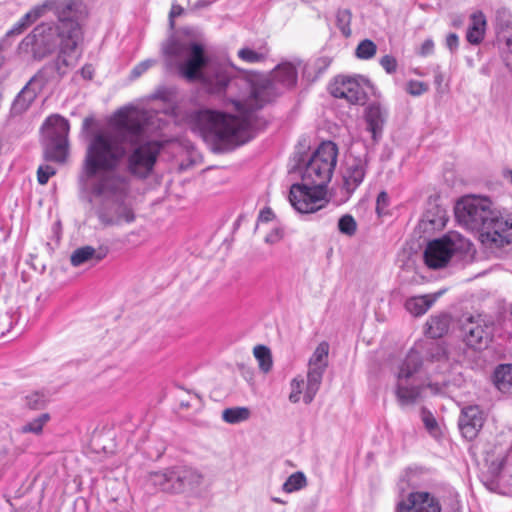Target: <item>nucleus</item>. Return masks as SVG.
<instances>
[{"label": "nucleus", "mask_w": 512, "mask_h": 512, "mask_svg": "<svg viewBox=\"0 0 512 512\" xmlns=\"http://www.w3.org/2000/svg\"><path fill=\"white\" fill-rule=\"evenodd\" d=\"M398 512H440L438 500L428 492H412L397 505Z\"/></svg>", "instance_id": "obj_16"}, {"label": "nucleus", "mask_w": 512, "mask_h": 512, "mask_svg": "<svg viewBox=\"0 0 512 512\" xmlns=\"http://www.w3.org/2000/svg\"><path fill=\"white\" fill-rule=\"evenodd\" d=\"M56 170L50 165L39 166L37 170V180L39 184L45 185L49 178L55 175Z\"/></svg>", "instance_id": "obj_45"}, {"label": "nucleus", "mask_w": 512, "mask_h": 512, "mask_svg": "<svg viewBox=\"0 0 512 512\" xmlns=\"http://www.w3.org/2000/svg\"><path fill=\"white\" fill-rule=\"evenodd\" d=\"M325 369L308 367L307 384L303 400L305 404H310L320 389Z\"/></svg>", "instance_id": "obj_25"}, {"label": "nucleus", "mask_w": 512, "mask_h": 512, "mask_svg": "<svg viewBox=\"0 0 512 512\" xmlns=\"http://www.w3.org/2000/svg\"><path fill=\"white\" fill-rule=\"evenodd\" d=\"M69 122L60 115L47 118L43 125L44 154L50 161L64 163L68 156Z\"/></svg>", "instance_id": "obj_9"}, {"label": "nucleus", "mask_w": 512, "mask_h": 512, "mask_svg": "<svg viewBox=\"0 0 512 512\" xmlns=\"http://www.w3.org/2000/svg\"><path fill=\"white\" fill-rule=\"evenodd\" d=\"M211 2H204L203 0H199L196 4V8H201L210 5Z\"/></svg>", "instance_id": "obj_58"}, {"label": "nucleus", "mask_w": 512, "mask_h": 512, "mask_svg": "<svg viewBox=\"0 0 512 512\" xmlns=\"http://www.w3.org/2000/svg\"><path fill=\"white\" fill-rule=\"evenodd\" d=\"M448 333V314L441 312L440 314L431 316L426 322V334L430 338H442Z\"/></svg>", "instance_id": "obj_26"}, {"label": "nucleus", "mask_w": 512, "mask_h": 512, "mask_svg": "<svg viewBox=\"0 0 512 512\" xmlns=\"http://www.w3.org/2000/svg\"><path fill=\"white\" fill-rule=\"evenodd\" d=\"M161 50L167 70L177 69L189 81H207L212 93L233 88L243 90L238 98H231L235 109L242 115L241 119L212 110H202L195 115L193 130L214 150H229L247 142L250 138V114L297 83V70L291 63L279 64L270 76L253 81L230 79L223 72H218L215 80L208 81L202 72L208 64V57L201 43L172 37L162 44Z\"/></svg>", "instance_id": "obj_1"}, {"label": "nucleus", "mask_w": 512, "mask_h": 512, "mask_svg": "<svg viewBox=\"0 0 512 512\" xmlns=\"http://www.w3.org/2000/svg\"><path fill=\"white\" fill-rule=\"evenodd\" d=\"M438 390H439V389H438V387H437V386H435V393H437V392H438Z\"/></svg>", "instance_id": "obj_63"}, {"label": "nucleus", "mask_w": 512, "mask_h": 512, "mask_svg": "<svg viewBox=\"0 0 512 512\" xmlns=\"http://www.w3.org/2000/svg\"><path fill=\"white\" fill-rule=\"evenodd\" d=\"M427 90V86L423 82L410 81L407 84V92L413 96H419Z\"/></svg>", "instance_id": "obj_50"}, {"label": "nucleus", "mask_w": 512, "mask_h": 512, "mask_svg": "<svg viewBox=\"0 0 512 512\" xmlns=\"http://www.w3.org/2000/svg\"><path fill=\"white\" fill-rule=\"evenodd\" d=\"M484 424V416L478 406H468L462 409L459 418V429L464 438L474 439Z\"/></svg>", "instance_id": "obj_18"}, {"label": "nucleus", "mask_w": 512, "mask_h": 512, "mask_svg": "<svg viewBox=\"0 0 512 512\" xmlns=\"http://www.w3.org/2000/svg\"><path fill=\"white\" fill-rule=\"evenodd\" d=\"M127 193L128 191L123 195H98L106 199L97 211L99 221L104 226H114L134 221L133 211L123 202Z\"/></svg>", "instance_id": "obj_11"}, {"label": "nucleus", "mask_w": 512, "mask_h": 512, "mask_svg": "<svg viewBox=\"0 0 512 512\" xmlns=\"http://www.w3.org/2000/svg\"><path fill=\"white\" fill-rule=\"evenodd\" d=\"M50 414L42 413L28 421L24 425H22L19 429V432L22 434L32 433L35 435H40L43 431V427L50 421Z\"/></svg>", "instance_id": "obj_29"}, {"label": "nucleus", "mask_w": 512, "mask_h": 512, "mask_svg": "<svg viewBox=\"0 0 512 512\" xmlns=\"http://www.w3.org/2000/svg\"><path fill=\"white\" fill-rule=\"evenodd\" d=\"M507 174L510 176V178H511V182H512V170H509V171L507 172Z\"/></svg>", "instance_id": "obj_62"}, {"label": "nucleus", "mask_w": 512, "mask_h": 512, "mask_svg": "<svg viewBox=\"0 0 512 512\" xmlns=\"http://www.w3.org/2000/svg\"><path fill=\"white\" fill-rule=\"evenodd\" d=\"M380 65L388 73L393 74L397 70V60L391 55H385L380 59Z\"/></svg>", "instance_id": "obj_48"}, {"label": "nucleus", "mask_w": 512, "mask_h": 512, "mask_svg": "<svg viewBox=\"0 0 512 512\" xmlns=\"http://www.w3.org/2000/svg\"><path fill=\"white\" fill-rule=\"evenodd\" d=\"M253 354L258 361L260 370L264 373H268L273 365L270 349L264 345H257L253 349Z\"/></svg>", "instance_id": "obj_32"}, {"label": "nucleus", "mask_w": 512, "mask_h": 512, "mask_svg": "<svg viewBox=\"0 0 512 512\" xmlns=\"http://www.w3.org/2000/svg\"><path fill=\"white\" fill-rule=\"evenodd\" d=\"M434 43L432 40L428 39L423 42L420 48V54L422 56L430 55L433 52Z\"/></svg>", "instance_id": "obj_53"}, {"label": "nucleus", "mask_w": 512, "mask_h": 512, "mask_svg": "<svg viewBox=\"0 0 512 512\" xmlns=\"http://www.w3.org/2000/svg\"><path fill=\"white\" fill-rule=\"evenodd\" d=\"M54 14L58 25L66 33V41L71 45L82 40V22L88 17V8L83 0H55Z\"/></svg>", "instance_id": "obj_8"}, {"label": "nucleus", "mask_w": 512, "mask_h": 512, "mask_svg": "<svg viewBox=\"0 0 512 512\" xmlns=\"http://www.w3.org/2000/svg\"><path fill=\"white\" fill-rule=\"evenodd\" d=\"M179 475L181 477V493L194 491L203 482V475L189 466H179Z\"/></svg>", "instance_id": "obj_24"}, {"label": "nucleus", "mask_w": 512, "mask_h": 512, "mask_svg": "<svg viewBox=\"0 0 512 512\" xmlns=\"http://www.w3.org/2000/svg\"><path fill=\"white\" fill-rule=\"evenodd\" d=\"M75 53L76 50L69 51L68 53H63L61 49L59 50L58 56L52 63V66L59 78L65 76L68 73L70 67L74 66L75 63L71 61V58Z\"/></svg>", "instance_id": "obj_30"}, {"label": "nucleus", "mask_w": 512, "mask_h": 512, "mask_svg": "<svg viewBox=\"0 0 512 512\" xmlns=\"http://www.w3.org/2000/svg\"><path fill=\"white\" fill-rule=\"evenodd\" d=\"M273 218V212L270 208L263 209L259 215V221L269 222Z\"/></svg>", "instance_id": "obj_56"}, {"label": "nucleus", "mask_w": 512, "mask_h": 512, "mask_svg": "<svg viewBox=\"0 0 512 512\" xmlns=\"http://www.w3.org/2000/svg\"><path fill=\"white\" fill-rule=\"evenodd\" d=\"M3 63H4V58L0 55V68L2 67Z\"/></svg>", "instance_id": "obj_60"}, {"label": "nucleus", "mask_w": 512, "mask_h": 512, "mask_svg": "<svg viewBox=\"0 0 512 512\" xmlns=\"http://www.w3.org/2000/svg\"><path fill=\"white\" fill-rule=\"evenodd\" d=\"M137 122L129 123L127 131H133L137 128V140L129 146V151L125 159L127 171L138 177L146 178L153 170L161 145L156 141L143 142L144 127L147 120L143 111L137 110Z\"/></svg>", "instance_id": "obj_4"}, {"label": "nucleus", "mask_w": 512, "mask_h": 512, "mask_svg": "<svg viewBox=\"0 0 512 512\" xmlns=\"http://www.w3.org/2000/svg\"><path fill=\"white\" fill-rule=\"evenodd\" d=\"M47 399L43 393L33 392L25 397V405L31 410H40L45 407Z\"/></svg>", "instance_id": "obj_41"}, {"label": "nucleus", "mask_w": 512, "mask_h": 512, "mask_svg": "<svg viewBox=\"0 0 512 512\" xmlns=\"http://www.w3.org/2000/svg\"><path fill=\"white\" fill-rule=\"evenodd\" d=\"M368 155H354L352 152L346 158L343 171V189L348 195H351L363 182L367 167Z\"/></svg>", "instance_id": "obj_13"}, {"label": "nucleus", "mask_w": 512, "mask_h": 512, "mask_svg": "<svg viewBox=\"0 0 512 512\" xmlns=\"http://www.w3.org/2000/svg\"><path fill=\"white\" fill-rule=\"evenodd\" d=\"M170 477V493L180 494L181 493V477L179 475V466L169 467Z\"/></svg>", "instance_id": "obj_43"}, {"label": "nucleus", "mask_w": 512, "mask_h": 512, "mask_svg": "<svg viewBox=\"0 0 512 512\" xmlns=\"http://www.w3.org/2000/svg\"><path fill=\"white\" fill-rule=\"evenodd\" d=\"M80 73L84 79L91 80L93 78L94 69L92 65L87 64L84 67H82Z\"/></svg>", "instance_id": "obj_55"}, {"label": "nucleus", "mask_w": 512, "mask_h": 512, "mask_svg": "<svg viewBox=\"0 0 512 512\" xmlns=\"http://www.w3.org/2000/svg\"><path fill=\"white\" fill-rule=\"evenodd\" d=\"M66 40L65 30L56 23H41L21 41L19 48L24 52H31L35 59L41 60L57 49H61L63 53L75 51L78 44L70 46Z\"/></svg>", "instance_id": "obj_5"}, {"label": "nucleus", "mask_w": 512, "mask_h": 512, "mask_svg": "<svg viewBox=\"0 0 512 512\" xmlns=\"http://www.w3.org/2000/svg\"><path fill=\"white\" fill-rule=\"evenodd\" d=\"M376 53L377 45L370 39L361 40L355 49V56L360 60H370Z\"/></svg>", "instance_id": "obj_36"}, {"label": "nucleus", "mask_w": 512, "mask_h": 512, "mask_svg": "<svg viewBox=\"0 0 512 512\" xmlns=\"http://www.w3.org/2000/svg\"><path fill=\"white\" fill-rule=\"evenodd\" d=\"M443 294L444 290H440L433 294L411 297L406 300L405 308L410 314L414 316H421L425 314Z\"/></svg>", "instance_id": "obj_22"}, {"label": "nucleus", "mask_w": 512, "mask_h": 512, "mask_svg": "<svg viewBox=\"0 0 512 512\" xmlns=\"http://www.w3.org/2000/svg\"><path fill=\"white\" fill-rule=\"evenodd\" d=\"M457 41H458V37L456 34H453V33H450V48L454 45V44H457Z\"/></svg>", "instance_id": "obj_57"}, {"label": "nucleus", "mask_w": 512, "mask_h": 512, "mask_svg": "<svg viewBox=\"0 0 512 512\" xmlns=\"http://www.w3.org/2000/svg\"><path fill=\"white\" fill-rule=\"evenodd\" d=\"M137 119V109H120L107 130L90 138L79 175L83 188H90L94 195H123L129 190L128 178L116 170L137 140V128L127 131L129 123Z\"/></svg>", "instance_id": "obj_2"}, {"label": "nucleus", "mask_w": 512, "mask_h": 512, "mask_svg": "<svg viewBox=\"0 0 512 512\" xmlns=\"http://www.w3.org/2000/svg\"><path fill=\"white\" fill-rule=\"evenodd\" d=\"M486 17L482 11H475L470 15L466 38L470 44L478 45L482 42L486 31Z\"/></svg>", "instance_id": "obj_23"}, {"label": "nucleus", "mask_w": 512, "mask_h": 512, "mask_svg": "<svg viewBox=\"0 0 512 512\" xmlns=\"http://www.w3.org/2000/svg\"><path fill=\"white\" fill-rule=\"evenodd\" d=\"M424 263L430 269L437 270L448 264V234L429 241L423 253Z\"/></svg>", "instance_id": "obj_17"}, {"label": "nucleus", "mask_w": 512, "mask_h": 512, "mask_svg": "<svg viewBox=\"0 0 512 512\" xmlns=\"http://www.w3.org/2000/svg\"><path fill=\"white\" fill-rule=\"evenodd\" d=\"M169 477V468L162 471L149 472L145 476V485L154 490L170 493Z\"/></svg>", "instance_id": "obj_27"}, {"label": "nucleus", "mask_w": 512, "mask_h": 512, "mask_svg": "<svg viewBox=\"0 0 512 512\" xmlns=\"http://www.w3.org/2000/svg\"><path fill=\"white\" fill-rule=\"evenodd\" d=\"M328 352H329L328 344L325 342L320 343L316 347L315 351L313 352V354L309 360L308 367L320 368V369L326 370V367L328 365V360H327Z\"/></svg>", "instance_id": "obj_31"}, {"label": "nucleus", "mask_w": 512, "mask_h": 512, "mask_svg": "<svg viewBox=\"0 0 512 512\" xmlns=\"http://www.w3.org/2000/svg\"><path fill=\"white\" fill-rule=\"evenodd\" d=\"M156 60L154 59H146L140 63H138L131 71L132 78L140 77L144 72H146L149 68L156 64Z\"/></svg>", "instance_id": "obj_47"}, {"label": "nucleus", "mask_w": 512, "mask_h": 512, "mask_svg": "<svg viewBox=\"0 0 512 512\" xmlns=\"http://www.w3.org/2000/svg\"><path fill=\"white\" fill-rule=\"evenodd\" d=\"M457 223L478 233L487 249H500L512 243V217L503 214L493 201L483 195L462 196L454 206Z\"/></svg>", "instance_id": "obj_3"}, {"label": "nucleus", "mask_w": 512, "mask_h": 512, "mask_svg": "<svg viewBox=\"0 0 512 512\" xmlns=\"http://www.w3.org/2000/svg\"><path fill=\"white\" fill-rule=\"evenodd\" d=\"M289 202L299 213H314L326 203V190H322L306 183H296L290 187Z\"/></svg>", "instance_id": "obj_10"}, {"label": "nucleus", "mask_w": 512, "mask_h": 512, "mask_svg": "<svg viewBox=\"0 0 512 512\" xmlns=\"http://www.w3.org/2000/svg\"><path fill=\"white\" fill-rule=\"evenodd\" d=\"M426 218L434 230H441L448 221L446 212L444 210L440 211L437 207L430 208L426 213Z\"/></svg>", "instance_id": "obj_37"}, {"label": "nucleus", "mask_w": 512, "mask_h": 512, "mask_svg": "<svg viewBox=\"0 0 512 512\" xmlns=\"http://www.w3.org/2000/svg\"><path fill=\"white\" fill-rule=\"evenodd\" d=\"M482 482L487 487V489H489L490 491L500 492L499 491V482L496 478L489 479L487 475H484L482 478Z\"/></svg>", "instance_id": "obj_51"}, {"label": "nucleus", "mask_w": 512, "mask_h": 512, "mask_svg": "<svg viewBox=\"0 0 512 512\" xmlns=\"http://www.w3.org/2000/svg\"><path fill=\"white\" fill-rule=\"evenodd\" d=\"M475 254L472 242L456 231H450V264L470 262Z\"/></svg>", "instance_id": "obj_19"}, {"label": "nucleus", "mask_w": 512, "mask_h": 512, "mask_svg": "<svg viewBox=\"0 0 512 512\" xmlns=\"http://www.w3.org/2000/svg\"><path fill=\"white\" fill-rule=\"evenodd\" d=\"M494 382L496 387L506 392L512 387V364L500 365L494 373Z\"/></svg>", "instance_id": "obj_28"}, {"label": "nucleus", "mask_w": 512, "mask_h": 512, "mask_svg": "<svg viewBox=\"0 0 512 512\" xmlns=\"http://www.w3.org/2000/svg\"><path fill=\"white\" fill-rule=\"evenodd\" d=\"M363 81L362 77L338 76L330 84V93L335 98L345 99L351 104L363 103L366 98Z\"/></svg>", "instance_id": "obj_12"}, {"label": "nucleus", "mask_w": 512, "mask_h": 512, "mask_svg": "<svg viewBox=\"0 0 512 512\" xmlns=\"http://www.w3.org/2000/svg\"><path fill=\"white\" fill-rule=\"evenodd\" d=\"M48 81L44 70H39L18 93L11 106V112L19 115L25 112L40 90Z\"/></svg>", "instance_id": "obj_15"}, {"label": "nucleus", "mask_w": 512, "mask_h": 512, "mask_svg": "<svg viewBox=\"0 0 512 512\" xmlns=\"http://www.w3.org/2000/svg\"><path fill=\"white\" fill-rule=\"evenodd\" d=\"M307 486V478L301 471L292 473L282 485V490L286 493L299 491Z\"/></svg>", "instance_id": "obj_33"}, {"label": "nucleus", "mask_w": 512, "mask_h": 512, "mask_svg": "<svg viewBox=\"0 0 512 512\" xmlns=\"http://www.w3.org/2000/svg\"><path fill=\"white\" fill-rule=\"evenodd\" d=\"M238 56L241 60L247 63H258L262 62L266 58V54L263 52H257L250 48H242L238 51Z\"/></svg>", "instance_id": "obj_42"}, {"label": "nucleus", "mask_w": 512, "mask_h": 512, "mask_svg": "<svg viewBox=\"0 0 512 512\" xmlns=\"http://www.w3.org/2000/svg\"><path fill=\"white\" fill-rule=\"evenodd\" d=\"M338 147L332 141L322 142L301 170L302 182L326 190L337 163Z\"/></svg>", "instance_id": "obj_7"}, {"label": "nucleus", "mask_w": 512, "mask_h": 512, "mask_svg": "<svg viewBox=\"0 0 512 512\" xmlns=\"http://www.w3.org/2000/svg\"><path fill=\"white\" fill-rule=\"evenodd\" d=\"M250 417V410L246 407L227 408L222 412V419L230 424L240 423Z\"/></svg>", "instance_id": "obj_34"}, {"label": "nucleus", "mask_w": 512, "mask_h": 512, "mask_svg": "<svg viewBox=\"0 0 512 512\" xmlns=\"http://www.w3.org/2000/svg\"><path fill=\"white\" fill-rule=\"evenodd\" d=\"M55 10V0H45L41 4L35 5L31 10L26 13V18H30L35 22L40 17L44 16L48 12Z\"/></svg>", "instance_id": "obj_38"}, {"label": "nucleus", "mask_w": 512, "mask_h": 512, "mask_svg": "<svg viewBox=\"0 0 512 512\" xmlns=\"http://www.w3.org/2000/svg\"><path fill=\"white\" fill-rule=\"evenodd\" d=\"M282 238V235L278 229L271 231L266 237L265 242L268 244L277 243Z\"/></svg>", "instance_id": "obj_54"}, {"label": "nucleus", "mask_w": 512, "mask_h": 512, "mask_svg": "<svg viewBox=\"0 0 512 512\" xmlns=\"http://www.w3.org/2000/svg\"><path fill=\"white\" fill-rule=\"evenodd\" d=\"M338 229L342 234L353 236L357 230V223L351 215L345 214L338 221Z\"/></svg>", "instance_id": "obj_40"}, {"label": "nucleus", "mask_w": 512, "mask_h": 512, "mask_svg": "<svg viewBox=\"0 0 512 512\" xmlns=\"http://www.w3.org/2000/svg\"><path fill=\"white\" fill-rule=\"evenodd\" d=\"M183 8L178 4H173L169 13L170 26L174 27V18L180 16L183 13Z\"/></svg>", "instance_id": "obj_52"}, {"label": "nucleus", "mask_w": 512, "mask_h": 512, "mask_svg": "<svg viewBox=\"0 0 512 512\" xmlns=\"http://www.w3.org/2000/svg\"><path fill=\"white\" fill-rule=\"evenodd\" d=\"M422 356L410 349L395 371V396L400 407L414 406L421 398L424 385L417 382V374L422 367Z\"/></svg>", "instance_id": "obj_6"}, {"label": "nucleus", "mask_w": 512, "mask_h": 512, "mask_svg": "<svg viewBox=\"0 0 512 512\" xmlns=\"http://www.w3.org/2000/svg\"><path fill=\"white\" fill-rule=\"evenodd\" d=\"M386 118L387 111L380 103L373 102L367 106L365 110V120L374 140L382 133Z\"/></svg>", "instance_id": "obj_20"}, {"label": "nucleus", "mask_w": 512, "mask_h": 512, "mask_svg": "<svg viewBox=\"0 0 512 512\" xmlns=\"http://www.w3.org/2000/svg\"><path fill=\"white\" fill-rule=\"evenodd\" d=\"M272 501L275 503H279V504H285V501H283L282 499L277 498V497H273Z\"/></svg>", "instance_id": "obj_59"}, {"label": "nucleus", "mask_w": 512, "mask_h": 512, "mask_svg": "<svg viewBox=\"0 0 512 512\" xmlns=\"http://www.w3.org/2000/svg\"><path fill=\"white\" fill-rule=\"evenodd\" d=\"M351 19V12L347 9H342L337 12V26L345 37H349L351 35Z\"/></svg>", "instance_id": "obj_39"}, {"label": "nucleus", "mask_w": 512, "mask_h": 512, "mask_svg": "<svg viewBox=\"0 0 512 512\" xmlns=\"http://www.w3.org/2000/svg\"><path fill=\"white\" fill-rule=\"evenodd\" d=\"M421 417L428 433L436 440H440L442 438V432L434 415L427 409L423 408L421 411Z\"/></svg>", "instance_id": "obj_35"}, {"label": "nucleus", "mask_w": 512, "mask_h": 512, "mask_svg": "<svg viewBox=\"0 0 512 512\" xmlns=\"http://www.w3.org/2000/svg\"><path fill=\"white\" fill-rule=\"evenodd\" d=\"M304 380L302 378H294L292 379L290 386H291V393L289 395V400L292 403H298L300 400V395L302 394V386H303Z\"/></svg>", "instance_id": "obj_44"}, {"label": "nucleus", "mask_w": 512, "mask_h": 512, "mask_svg": "<svg viewBox=\"0 0 512 512\" xmlns=\"http://www.w3.org/2000/svg\"><path fill=\"white\" fill-rule=\"evenodd\" d=\"M108 253L107 248L95 249L91 246H83L76 249L70 257L71 264L74 267L81 266L87 262L96 264L106 257Z\"/></svg>", "instance_id": "obj_21"}, {"label": "nucleus", "mask_w": 512, "mask_h": 512, "mask_svg": "<svg viewBox=\"0 0 512 512\" xmlns=\"http://www.w3.org/2000/svg\"><path fill=\"white\" fill-rule=\"evenodd\" d=\"M493 328L480 317H469L461 325V336L466 344L474 349L486 347L491 339Z\"/></svg>", "instance_id": "obj_14"}, {"label": "nucleus", "mask_w": 512, "mask_h": 512, "mask_svg": "<svg viewBox=\"0 0 512 512\" xmlns=\"http://www.w3.org/2000/svg\"><path fill=\"white\" fill-rule=\"evenodd\" d=\"M389 205V197L385 191H381L376 199V212L378 215H382L385 213V209Z\"/></svg>", "instance_id": "obj_49"}, {"label": "nucleus", "mask_w": 512, "mask_h": 512, "mask_svg": "<svg viewBox=\"0 0 512 512\" xmlns=\"http://www.w3.org/2000/svg\"><path fill=\"white\" fill-rule=\"evenodd\" d=\"M442 356H443L444 358H446V349H445V348H443V349H442Z\"/></svg>", "instance_id": "obj_61"}, {"label": "nucleus", "mask_w": 512, "mask_h": 512, "mask_svg": "<svg viewBox=\"0 0 512 512\" xmlns=\"http://www.w3.org/2000/svg\"><path fill=\"white\" fill-rule=\"evenodd\" d=\"M33 21L30 18H26V14L23 15L19 21L7 32V35H18L21 34Z\"/></svg>", "instance_id": "obj_46"}]
</instances>
